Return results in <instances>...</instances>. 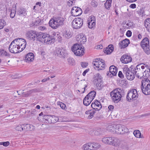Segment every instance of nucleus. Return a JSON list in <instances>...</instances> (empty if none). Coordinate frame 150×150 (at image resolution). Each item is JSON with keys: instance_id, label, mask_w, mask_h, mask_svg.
<instances>
[{"instance_id": "473e14b6", "label": "nucleus", "mask_w": 150, "mask_h": 150, "mask_svg": "<svg viewBox=\"0 0 150 150\" xmlns=\"http://www.w3.org/2000/svg\"><path fill=\"white\" fill-rule=\"evenodd\" d=\"M109 71L112 73L114 76H115L117 72V68L114 65L111 66L110 67Z\"/></svg>"}, {"instance_id": "69168bd1", "label": "nucleus", "mask_w": 150, "mask_h": 150, "mask_svg": "<svg viewBox=\"0 0 150 150\" xmlns=\"http://www.w3.org/2000/svg\"><path fill=\"white\" fill-rule=\"evenodd\" d=\"M88 147L89 150H93V149L91 142L88 143Z\"/></svg>"}, {"instance_id": "13d9d810", "label": "nucleus", "mask_w": 150, "mask_h": 150, "mask_svg": "<svg viewBox=\"0 0 150 150\" xmlns=\"http://www.w3.org/2000/svg\"><path fill=\"white\" fill-rule=\"evenodd\" d=\"M126 25L127 26H126V27H127L128 28H130L132 27L133 25V24L131 22H129V23H127L126 24Z\"/></svg>"}, {"instance_id": "f257e3e1", "label": "nucleus", "mask_w": 150, "mask_h": 150, "mask_svg": "<svg viewBox=\"0 0 150 150\" xmlns=\"http://www.w3.org/2000/svg\"><path fill=\"white\" fill-rule=\"evenodd\" d=\"M38 40L40 42H43L46 45L53 44L55 41V37H51L49 34L46 33H40L38 36Z\"/></svg>"}, {"instance_id": "0eeeda50", "label": "nucleus", "mask_w": 150, "mask_h": 150, "mask_svg": "<svg viewBox=\"0 0 150 150\" xmlns=\"http://www.w3.org/2000/svg\"><path fill=\"white\" fill-rule=\"evenodd\" d=\"M133 68L132 70L128 67H125L123 69V73L125 74L127 79L132 81L134 79L135 77V74L133 71Z\"/></svg>"}, {"instance_id": "72a5a7b5", "label": "nucleus", "mask_w": 150, "mask_h": 150, "mask_svg": "<svg viewBox=\"0 0 150 150\" xmlns=\"http://www.w3.org/2000/svg\"><path fill=\"white\" fill-rule=\"evenodd\" d=\"M51 116L48 115H45L43 117V121L47 123H51Z\"/></svg>"}, {"instance_id": "412c9836", "label": "nucleus", "mask_w": 150, "mask_h": 150, "mask_svg": "<svg viewBox=\"0 0 150 150\" xmlns=\"http://www.w3.org/2000/svg\"><path fill=\"white\" fill-rule=\"evenodd\" d=\"M34 55L33 53H29L25 57V61L28 63L32 62L34 59Z\"/></svg>"}, {"instance_id": "9d476101", "label": "nucleus", "mask_w": 150, "mask_h": 150, "mask_svg": "<svg viewBox=\"0 0 150 150\" xmlns=\"http://www.w3.org/2000/svg\"><path fill=\"white\" fill-rule=\"evenodd\" d=\"M115 133L117 134H123L129 132V129L125 126L120 124L116 125Z\"/></svg>"}, {"instance_id": "c756f323", "label": "nucleus", "mask_w": 150, "mask_h": 150, "mask_svg": "<svg viewBox=\"0 0 150 150\" xmlns=\"http://www.w3.org/2000/svg\"><path fill=\"white\" fill-rule=\"evenodd\" d=\"M144 25L148 31L150 33V18H147L145 20Z\"/></svg>"}, {"instance_id": "f8f14e48", "label": "nucleus", "mask_w": 150, "mask_h": 150, "mask_svg": "<svg viewBox=\"0 0 150 150\" xmlns=\"http://www.w3.org/2000/svg\"><path fill=\"white\" fill-rule=\"evenodd\" d=\"M83 23V20L82 18H76L72 21V26L74 29H78L82 26Z\"/></svg>"}, {"instance_id": "c03bdc74", "label": "nucleus", "mask_w": 150, "mask_h": 150, "mask_svg": "<svg viewBox=\"0 0 150 150\" xmlns=\"http://www.w3.org/2000/svg\"><path fill=\"white\" fill-rule=\"evenodd\" d=\"M6 24V23L4 20L2 19H0V29H2Z\"/></svg>"}, {"instance_id": "7c9ffc66", "label": "nucleus", "mask_w": 150, "mask_h": 150, "mask_svg": "<svg viewBox=\"0 0 150 150\" xmlns=\"http://www.w3.org/2000/svg\"><path fill=\"white\" fill-rule=\"evenodd\" d=\"M92 100L91 99V98H90L86 96L83 99V104L84 105L87 106L91 103Z\"/></svg>"}, {"instance_id": "603ef678", "label": "nucleus", "mask_w": 150, "mask_h": 150, "mask_svg": "<svg viewBox=\"0 0 150 150\" xmlns=\"http://www.w3.org/2000/svg\"><path fill=\"white\" fill-rule=\"evenodd\" d=\"M67 61L69 64L71 65H73L74 64V59L71 58H69L67 59Z\"/></svg>"}, {"instance_id": "c9c22d12", "label": "nucleus", "mask_w": 150, "mask_h": 150, "mask_svg": "<svg viewBox=\"0 0 150 150\" xmlns=\"http://www.w3.org/2000/svg\"><path fill=\"white\" fill-rule=\"evenodd\" d=\"M23 131H31V127H33V125H30L29 124L23 125Z\"/></svg>"}, {"instance_id": "8fccbe9b", "label": "nucleus", "mask_w": 150, "mask_h": 150, "mask_svg": "<svg viewBox=\"0 0 150 150\" xmlns=\"http://www.w3.org/2000/svg\"><path fill=\"white\" fill-rule=\"evenodd\" d=\"M147 69L144 70V73L145 74L146 76L148 77L150 76V69L147 68Z\"/></svg>"}, {"instance_id": "e433bc0d", "label": "nucleus", "mask_w": 150, "mask_h": 150, "mask_svg": "<svg viewBox=\"0 0 150 150\" xmlns=\"http://www.w3.org/2000/svg\"><path fill=\"white\" fill-rule=\"evenodd\" d=\"M54 19L57 25H58V26L63 24L64 20L63 18L60 17H57Z\"/></svg>"}, {"instance_id": "6e6d98bb", "label": "nucleus", "mask_w": 150, "mask_h": 150, "mask_svg": "<svg viewBox=\"0 0 150 150\" xmlns=\"http://www.w3.org/2000/svg\"><path fill=\"white\" fill-rule=\"evenodd\" d=\"M38 29L42 31H43L47 30V28L45 26H40L38 28Z\"/></svg>"}, {"instance_id": "a211bd4d", "label": "nucleus", "mask_w": 150, "mask_h": 150, "mask_svg": "<svg viewBox=\"0 0 150 150\" xmlns=\"http://www.w3.org/2000/svg\"><path fill=\"white\" fill-rule=\"evenodd\" d=\"M131 57L127 55H124L120 58V60L122 63L127 64L131 62L132 61Z\"/></svg>"}, {"instance_id": "1a4fd4ad", "label": "nucleus", "mask_w": 150, "mask_h": 150, "mask_svg": "<svg viewBox=\"0 0 150 150\" xmlns=\"http://www.w3.org/2000/svg\"><path fill=\"white\" fill-rule=\"evenodd\" d=\"M141 45L144 52L147 54H150V48L149 46V41L148 38H144L141 41Z\"/></svg>"}, {"instance_id": "39448f33", "label": "nucleus", "mask_w": 150, "mask_h": 150, "mask_svg": "<svg viewBox=\"0 0 150 150\" xmlns=\"http://www.w3.org/2000/svg\"><path fill=\"white\" fill-rule=\"evenodd\" d=\"M138 94L137 91L135 89H132L128 92L126 96L127 100L129 102H131L137 99Z\"/></svg>"}, {"instance_id": "37998d69", "label": "nucleus", "mask_w": 150, "mask_h": 150, "mask_svg": "<svg viewBox=\"0 0 150 150\" xmlns=\"http://www.w3.org/2000/svg\"><path fill=\"white\" fill-rule=\"evenodd\" d=\"M133 134L134 136L138 138H142V137L141 136V133L139 130H137L134 131Z\"/></svg>"}, {"instance_id": "ea45409f", "label": "nucleus", "mask_w": 150, "mask_h": 150, "mask_svg": "<svg viewBox=\"0 0 150 150\" xmlns=\"http://www.w3.org/2000/svg\"><path fill=\"white\" fill-rule=\"evenodd\" d=\"M10 54L4 50H0V57H9Z\"/></svg>"}, {"instance_id": "423d86ee", "label": "nucleus", "mask_w": 150, "mask_h": 150, "mask_svg": "<svg viewBox=\"0 0 150 150\" xmlns=\"http://www.w3.org/2000/svg\"><path fill=\"white\" fill-rule=\"evenodd\" d=\"M83 47L79 44H76L72 47L71 50L75 55L80 56L84 53V49Z\"/></svg>"}, {"instance_id": "09e8293b", "label": "nucleus", "mask_w": 150, "mask_h": 150, "mask_svg": "<svg viewBox=\"0 0 150 150\" xmlns=\"http://www.w3.org/2000/svg\"><path fill=\"white\" fill-rule=\"evenodd\" d=\"M51 123H55L58 120V118L54 115L51 116Z\"/></svg>"}, {"instance_id": "aec40b11", "label": "nucleus", "mask_w": 150, "mask_h": 150, "mask_svg": "<svg viewBox=\"0 0 150 150\" xmlns=\"http://www.w3.org/2000/svg\"><path fill=\"white\" fill-rule=\"evenodd\" d=\"M120 140L117 138L113 137L111 145L116 147L119 146L121 143Z\"/></svg>"}, {"instance_id": "774afa93", "label": "nucleus", "mask_w": 150, "mask_h": 150, "mask_svg": "<svg viewBox=\"0 0 150 150\" xmlns=\"http://www.w3.org/2000/svg\"><path fill=\"white\" fill-rule=\"evenodd\" d=\"M41 21L40 19H38L37 20L35 21V25H39L41 22Z\"/></svg>"}, {"instance_id": "2eb2a0df", "label": "nucleus", "mask_w": 150, "mask_h": 150, "mask_svg": "<svg viewBox=\"0 0 150 150\" xmlns=\"http://www.w3.org/2000/svg\"><path fill=\"white\" fill-rule=\"evenodd\" d=\"M40 33H36V31L33 30L28 31L26 33V36L30 40H34L35 38L38 40V36Z\"/></svg>"}, {"instance_id": "b1692460", "label": "nucleus", "mask_w": 150, "mask_h": 150, "mask_svg": "<svg viewBox=\"0 0 150 150\" xmlns=\"http://www.w3.org/2000/svg\"><path fill=\"white\" fill-rule=\"evenodd\" d=\"M113 137H105L102 139V141L104 144L111 145Z\"/></svg>"}, {"instance_id": "cd10ccee", "label": "nucleus", "mask_w": 150, "mask_h": 150, "mask_svg": "<svg viewBox=\"0 0 150 150\" xmlns=\"http://www.w3.org/2000/svg\"><path fill=\"white\" fill-rule=\"evenodd\" d=\"M77 41H79L81 44H84V43L86 41L87 38L86 36L83 34L80 35L77 38Z\"/></svg>"}, {"instance_id": "dca6fc26", "label": "nucleus", "mask_w": 150, "mask_h": 150, "mask_svg": "<svg viewBox=\"0 0 150 150\" xmlns=\"http://www.w3.org/2000/svg\"><path fill=\"white\" fill-rule=\"evenodd\" d=\"M82 13V9L78 7H74L71 9V13L72 16H77L80 15Z\"/></svg>"}, {"instance_id": "f704fd0d", "label": "nucleus", "mask_w": 150, "mask_h": 150, "mask_svg": "<svg viewBox=\"0 0 150 150\" xmlns=\"http://www.w3.org/2000/svg\"><path fill=\"white\" fill-rule=\"evenodd\" d=\"M6 10L5 9L0 8V19H4L6 18Z\"/></svg>"}, {"instance_id": "9b49d317", "label": "nucleus", "mask_w": 150, "mask_h": 150, "mask_svg": "<svg viewBox=\"0 0 150 150\" xmlns=\"http://www.w3.org/2000/svg\"><path fill=\"white\" fill-rule=\"evenodd\" d=\"M8 49L9 51L13 53H17L23 51L22 49L20 48V46H18L15 43L14 40L12 41Z\"/></svg>"}, {"instance_id": "a19ab883", "label": "nucleus", "mask_w": 150, "mask_h": 150, "mask_svg": "<svg viewBox=\"0 0 150 150\" xmlns=\"http://www.w3.org/2000/svg\"><path fill=\"white\" fill-rule=\"evenodd\" d=\"M96 92L93 91L90 92L86 96L88 97L92 100H93L96 96Z\"/></svg>"}, {"instance_id": "4468645a", "label": "nucleus", "mask_w": 150, "mask_h": 150, "mask_svg": "<svg viewBox=\"0 0 150 150\" xmlns=\"http://www.w3.org/2000/svg\"><path fill=\"white\" fill-rule=\"evenodd\" d=\"M55 52V55L63 58H65L67 54L66 50L62 48L56 49Z\"/></svg>"}, {"instance_id": "0e129e2a", "label": "nucleus", "mask_w": 150, "mask_h": 150, "mask_svg": "<svg viewBox=\"0 0 150 150\" xmlns=\"http://www.w3.org/2000/svg\"><path fill=\"white\" fill-rule=\"evenodd\" d=\"M118 76L120 78H124V75L122 72L120 71H119Z\"/></svg>"}, {"instance_id": "f3484780", "label": "nucleus", "mask_w": 150, "mask_h": 150, "mask_svg": "<svg viewBox=\"0 0 150 150\" xmlns=\"http://www.w3.org/2000/svg\"><path fill=\"white\" fill-rule=\"evenodd\" d=\"M92 108L95 110L98 111L102 108V105L100 102L97 100L93 102L91 105Z\"/></svg>"}, {"instance_id": "a878e982", "label": "nucleus", "mask_w": 150, "mask_h": 150, "mask_svg": "<svg viewBox=\"0 0 150 150\" xmlns=\"http://www.w3.org/2000/svg\"><path fill=\"white\" fill-rule=\"evenodd\" d=\"M113 45H110L104 50V52L107 54H110L113 51Z\"/></svg>"}, {"instance_id": "4d7b16f0", "label": "nucleus", "mask_w": 150, "mask_h": 150, "mask_svg": "<svg viewBox=\"0 0 150 150\" xmlns=\"http://www.w3.org/2000/svg\"><path fill=\"white\" fill-rule=\"evenodd\" d=\"M38 91V90L36 89H34L32 90H30L28 91V93L29 94H31L33 92H37Z\"/></svg>"}, {"instance_id": "de8ad7c7", "label": "nucleus", "mask_w": 150, "mask_h": 150, "mask_svg": "<svg viewBox=\"0 0 150 150\" xmlns=\"http://www.w3.org/2000/svg\"><path fill=\"white\" fill-rule=\"evenodd\" d=\"M63 36L67 38H70L71 36V33L69 32L66 31L63 33Z\"/></svg>"}, {"instance_id": "338daca9", "label": "nucleus", "mask_w": 150, "mask_h": 150, "mask_svg": "<svg viewBox=\"0 0 150 150\" xmlns=\"http://www.w3.org/2000/svg\"><path fill=\"white\" fill-rule=\"evenodd\" d=\"M57 38V39L59 41L61 40L62 37L60 36V34L59 33H57V36L55 37Z\"/></svg>"}, {"instance_id": "a18cd8bd", "label": "nucleus", "mask_w": 150, "mask_h": 150, "mask_svg": "<svg viewBox=\"0 0 150 150\" xmlns=\"http://www.w3.org/2000/svg\"><path fill=\"white\" fill-rule=\"evenodd\" d=\"M112 0H107L105 4V7L108 9L111 6V3Z\"/></svg>"}, {"instance_id": "bf43d9fd", "label": "nucleus", "mask_w": 150, "mask_h": 150, "mask_svg": "<svg viewBox=\"0 0 150 150\" xmlns=\"http://www.w3.org/2000/svg\"><path fill=\"white\" fill-rule=\"evenodd\" d=\"M10 144V143L9 142L7 141L6 142H3L2 145H3L4 146H8Z\"/></svg>"}, {"instance_id": "ddd939ff", "label": "nucleus", "mask_w": 150, "mask_h": 150, "mask_svg": "<svg viewBox=\"0 0 150 150\" xmlns=\"http://www.w3.org/2000/svg\"><path fill=\"white\" fill-rule=\"evenodd\" d=\"M14 40V42H15V43L18 45V46L20 47V48L23 50L25 48L26 42L25 39L21 38H18Z\"/></svg>"}, {"instance_id": "052dcab7", "label": "nucleus", "mask_w": 150, "mask_h": 150, "mask_svg": "<svg viewBox=\"0 0 150 150\" xmlns=\"http://www.w3.org/2000/svg\"><path fill=\"white\" fill-rule=\"evenodd\" d=\"M132 32L130 30H128L127 32L126 35L128 37H130L132 35Z\"/></svg>"}, {"instance_id": "393cba45", "label": "nucleus", "mask_w": 150, "mask_h": 150, "mask_svg": "<svg viewBox=\"0 0 150 150\" xmlns=\"http://www.w3.org/2000/svg\"><path fill=\"white\" fill-rule=\"evenodd\" d=\"M49 24V26L54 29H56L58 27V25H57L54 18L51 19Z\"/></svg>"}, {"instance_id": "79ce46f5", "label": "nucleus", "mask_w": 150, "mask_h": 150, "mask_svg": "<svg viewBox=\"0 0 150 150\" xmlns=\"http://www.w3.org/2000/svg\"><path fill=\"white\" fill-rule=\"evenodd\" d=\"M93 22H89L88 23V26L89 28H92L95 27L96 25V18H94Z\"/></svg>"}, {"instance_id": "20e7f679", "label": "nucleus", "mask_w": 150, "mask_h": 150, "mask_svg": "<svg viewBox=\"0 0 150 150\" xmlns=\"http://www.w3.org/2000/svg\"><path fill=\"white\" fill-rule=\"evenodd\" d=\"M145 67L144 64H140L137 65L133 69V71L134 72L135 75H136L137 78L141 79L144 76V72Z\"/></svg>"}, {"instance_id": "4c0bfd02", "label": "nucleus", "mask_w": 150, "mask_h": 150, "mask_svg": "<svg viewBox=\"0 0 150 150\" xmlns=\"http://www.w3.org/2000/svg\"><path fill=\"white\" fill-rule=\"evenodd\" d=\"M16 11V6L13 7L11 10V13L10 16L11 18H13L15 16Z\"/></svg>"}, {"instance_id": "5701e85b", "label": "nucleus", "mask_w": 150, "mask_h": 150, "mask_svg": "<svg viewBox=\"0 0 150 150\" xmlns=\"http://www.w3.org/2000/svg\"><path fill=\"white\" fill-rule=\"evenodd\" d=\"M119 147L122 150H128L130 148L129 145L127 143L122 141Z\"/></svg>"}, {"instance_id": "3c124183", "label": "nucleus", "mask_w": 150, "mask_h": 150, "mask_svg": "<svg viewBox=\"0 0 150 150\" xmlns=\"http://www.w3.org/2000/svg\"><path fill=\"white\" fill-rule=\"evenodd\" d=\"M23 125H18L16 127L15 129L18 131H23Z\"/></svg>"}, {"instance_id": "bb28decb", "label": "nucleus", "mask_w": 150, "mask_h": 150, "mask_svg": "<svg viewBox=\"0 0 150 150\" xmlns=\"http://www.w3.org/2000/svg\"><path fill=\"white\" fill-rule=\"evenodd\" d=\"M95 112L92 110H87L86 112V114L87 115L86 117L88 119H90L94 116Z\"/></svg>"}, {"instance_id": "49530a36", "label": "nucleus", "mask_w": 150, "mask_h": 150, "mask_svg": "<svg viewBox=\"0 0 150 150\" xmlns=\"http://www.w3.org/2000/svg\"><path fill=\"white\" fill-rule=\"evenodd\" d=\"M94 84L96 85L97 88L99 90H101L103 87V86L102 81L100 83H96Z\"/></svg>"}, {"instance_id": "7ed1b4c3", "label": "nucleus", "mask_w": 150, "mask_h": 150, "mask_svg": "<svg viewBox=\"0 0 150 150\" xmlns=\"http://www.w3.org/2000/svg\"><path fill=\"white\" fill-rule=\"evenodd\" d=\"M122 90L120 88H117L114 89L110 93V95L113 101L118 103L121 100L122 97Z\"/></svg>"}, {"instance_id": "4be33fe9", "label": "nucleus", "mask_w": 150, "mask_h": 150, "mask_svg": "<svg viewBox=\"0 0 150 150\" xmlns=\"http://www.w3.org/2000/svg\"><path fill=\"white\" fill-rule=\"evenodd\" d=\"M102 81V78L99 73H97L94 75L93 78L94 83H100Z\"/></svg>"}, {"instance_id": "e2e57ef3", "label": "nucleus", "mask_w": 150, "mask_h": 150, "mask_svg": "<svg viewBox=\"0 0 150 150\" xmlns=\"http://www.w3.org/2000/svg\"><path fill=\"white\" fill-rule=\"evenodd\" d=\"M81 67L83 68L86 67L88 65L87 63L86 62H82L81 63Z\"/></svg>"}, {"instance_id": "6ab92c4d", "label": "nucleus", "mask_w": 150, "mask_h": 150, "mask_svg": "<svg viewBox=\"0 0 150 150\" xmlns=\"http://www.w3.org/2000/svg\"><path fill=\"white\" fill-rule=\"evenodd\" d=\"M129 43V41L128 39H126L119 43V45L121 49L127 47Z\"/></svg>"}, {"instance_id": "864d4df0", "label": "nucleus", "mask_w": 150, "mask_h": 150, "mask_svg": "<svg viewBox=\"0 0 150 150\" xmlns=\"http://www.w3.org/2000/svg\"><path fill=\"white\" fill-rule=\"evenodd\" d=\"M88 144V143L84 144L82 146V149L83 150H89Z\"/></svg>"}, {"instance_id": "5fc2aeb1", "label": "nucleus", "mask_w": 150, "mask_h": 150, "mask_svg": "<svg viewBox=\"0 0 150 150\" xmlns=\"http://www.w3.org/2000/svg\"><path fill=\"white\" fill-rule=\"evenodd\" d=\"M91 4L92 6L94 8L97 7L98 5V3L95 0H92V1L91 3Z\"/></svg>"}, {"instance_id": "f03ea898", "label": "nucleus", "mask_w": 150, "mask_h": 150, "mask_svg": "<svg viewBox=\"0 0 150 150\" xmlns=\"http://www.w3.org/2000/svg\"><path fill=\"white\" fill-rule=\"evenodd\" d=\"M141 88L143 94L150 95V81L149 79H144L142 81Z\"/></svg>"}, {"instance_id": "c85d7f7f", "label": "nucleus", "mask_w": 150, "mask_h": 150, "mask_svg": "<svg viewBox=\"0 0 150 150\" xmlns=\"http://www.w3.org/2000/svg\"><path fill=\"white\" fill-rule=\"evenodd\" d=\"M17 14L21 16H25L27 15L26 10L24 8L18 9Z\"/></svg>"}, {"instance_id": "6e6552de", "label": "nucleus", "mask_w": 150, "mask_h": 150, "mask_svg": "<svg viewBox=\"0 0 150 150\" xmlns=\"http://www.w3.org/2000/svg\"><path fill=\"white\" fill-rule=\"evenodd\" d=\"M93 64L98 70H103L105 68L104 61L102 59H95L93 61Z\"/></svg>"}, {"instance_id": "680f3d73", "label": "nucleus", "mask_w": 150, "mask_h": 150, "mask_svg": "<svg viewBox=\"0 0 150 150\" xmlns=\"http://www.w3.org/2000/svg\"><path fill=\"white\" fill-rule=\"evenodd\" d=\"M107 74L108 76L110 78H112L113 76H114L112 73L110 71L107 72Z\"/></svg>"}, {"instance_id": "2f4dec72", "label": "nucleus", "mask_w": 150, "mask_h": 150, "mask_svg": "<svg viewBox=\"0 0 150 150\" xmlns=\"http://www.w3.org/2000/svg\"><path fill=\"white\" fill-rule=\"evenodd\" d=\"M116 125H108L106 127V129L108 131L111 132H115V127Z\"/></svg>"}, {"instance_id": "58836bf2", "label": "nucleus", "mask_w": 150, "mask_h": 150, "mask_svg": "<svg viewBox=\"0 0 150 150\" xmlns=\"http://www.w3.org/2000/svg\"><path fill=\"white\" fill-rule=\"evenodd\" d=\"M93 149V150H98L101 147L100 144L97 142H91Z\"/></svg>"}]
</instances>
